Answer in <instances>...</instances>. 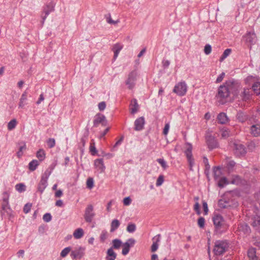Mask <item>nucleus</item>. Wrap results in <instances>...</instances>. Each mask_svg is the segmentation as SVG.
Masks as SVG:
<instances>
[{
    "label": "nucleus",
    "mask_w": 260,
    "mask_h": 260,
    "mask_svg": "<svg viewBox=\"0 0 260 260\" xmlns=\"http://www.w3.org/2000/svg\"><path fill=\"white\" fill-rule=\"evenodd\" d=\"M218 123L224 124L228 123L229 121V119L228 117L226 114L225 113H220L217 117Z\"/></svg>",
    "instance_id": "nucleus-18"
},
{
    "label": "nucleus",
    "mask_w": 260,
    "mask_h": 260,
    "mask_svg": "<svg viewBox=\"0 0 260 260\" xmlns=\"http://www.w3.org/2000/svg\"><path fill=\"white\" fill-rule=\"evenodd\" d=\"M228 248V244L226 241H217L215 243L213 251L216 255L223 254Z\"/></svg>",
    "instance_id": "nucleus-1"
},
{
    "label": "nucleus",
    "mask_w": 260,
    "mask_h": 260,
    "mask_svg": "<svg viewBox=\"0 0 260 260\" xmlns=\"http://www.w3.org/2000/svg\"><path fill=\"white\" fill-rule=\"evenodd\" d=\"M106 123V118L104 115L101 114H98L93 121V124L95 126H97L100 123L105 125Z\"/></svg>",
    "instance_id": "nucleus-15"
},
{
    "label": "nucleus",
    "mask_w": 260,
    "mask_h": 260,
    "mask_svg": "<svg viewBox=\"0 0 260 260\" xmlns=\"http://www.w3.org/2000/svg\"><path fill=\"white\" fill-rule=\"evenodd\" d=\"M198 225L201 228H203L205 226V219L203 217H200L198 220Z\"/></svg>",
    "instance_id": "nucleus-43"
},
{
    "label": "nucleus",
    "mask_w": 260,
    "mask_h": 260,
    "mask_svg": "<svg viewBox=\"0 0 260 260\" xmlns=\"http://www.w3.org/2000/svg\"><path fill=\"white\" fill-rule=\"evenodd\" d=\"M186 91L187 86L184 82H179L175 86L173 89V92L179 96L184 95Z\"/></svg>",
    "instance_id": "nucleus-2"
},
{
    "label": "nucleus",
    "mask_w": 260,
    "mask_h": 260,
    "mask_svg": "<svg viewBox=\"0 0 260 260\" xmlns=\"http://www.w3.org/2000/svg\"><path fill=\"white\" fill-rule=\"evenodd\" d=\"M62 195V191L61 190L59 189L56 191L55 193V197L56 198H60Z\"/></svg>",
    "instance_id": "nucleus-62"
},
{
    "label": "nucleus",
    "mask_w": 260,
    "mask_h": 260,
    "mask_svg": "<svg viewBox=\"0 0 260 260\" xmlns=\"http://www.w3.org/2000/svg\"><path fill=\"white\" fill-rule=\"evenodd\" d=\"M136 230V225L134 223L129 224L127 226V231L129 233L134 232Z\"/></svg>",
    "instance_id": "nucleus-44"
},
{
    "label": "nucleus",
    "mask_w": 260,
    "mask_h": 260,
    "mask_svg": "<svg viewBox=\"0 0 260 260\" xmlns=\"http://www.w3.org/2000/svg\"><path fill=\"white\" fill-rule=\"evenodd\" d=\"M55 141L54 139H49L47 141V144L49 148H52L54 146Z\"/></svg>",
    "instance_id": "nucleus-51"
},
{
    "label": "nucleus",
    "mask_w": 260,
    "mask_h": 260,
    "mask_svg": "<svg viewBox=\"0 0 260 260\" xmlns=\"http://www.w3.org/2000/svg\"><path fill=\"white\" fill-rule=\"evenodd\" d=\"M139 106L137 103L136 99H133L131 101L129 106V110L132 114H135L139 110Z\"/></svg>",
    "instance_id": "nucleus-20"
},
{
    "label": "nucleus",
    "mask_w": 260,
    "mask_h": 260,
    "mask_svg": "<svg viewBox=\"0 0 260 260\" xmlns=\"http://www.w3.org/2000/svg\"><path fill=\"white\" fill-rule=\"evenodd\" d=\"M48 176L49 175L45 173L42 177L41 180L38 187V189L41 193L43 192L47 186Z\"/></svg>",
    "instance_id": "nucleus-9"
},
{
    "label": "nucleus",
    "mask_w": 260,
    "mask_h": 260,
    "mask_svg": "<svg viewBox=\"0 0 260 260\" xmlns=\"http://www.w3.org/2000/svg\"><path fill=\"white\" fill-rule=\"evenodd\" d=\"M83 230L81 228H79L75 231L73 235L76 239H80L83 236Z\"/></svg>",
    "instance_id": "nucleus-29"
},
{
    "label": "nucleus",
    "mask_w": 260,
    "mask_h": 260,
    "mask_svg": "<svg viewBox=\"0 0 260 260\" xmlns=\"http://www.w3.org/2000/svg\"><path fill=\"white\" fill-rule=\"evenodd\" d=\"M211 46L209 44L206 45L205 46V48H204L205 53L206 54H209L211 53Z\"/></svg>",
    "instance_id": "nucleus-52"
},
{
    "label": "nucleus",
    "mask_w": 260,
    "mask_h": 260,
    "mask_svg": "<svg viewBox=\"0 0 260 260\" xmlns=\"http://www.w3.org/2000/svg\"><path fill=\"white\" fill-rule=\"evenodd\" d=\"M193 209L198 215H200L201 214V211L200 210V204L198 202H196L195 203Z\"/></svg>",
    "instance_id": "nucleus-48"
},
{
    "label": "nucleus",
    "mask_w": 260,
    "mask_h": 260,
    "mask_svg": "<svg viewBox=\"0 0 260 260\" xmlns=\"http://www.w3.org/2000/svg\"><path fill=\"white\" fill-rule=\"evenodd\" d=\"M107 256L106 257L107 260H115L116 257V253L114 251L112 248H110L107 250Z\"/></svg>",
    "instance_id": "nucleus-25"
},
{
    "label": "nucleus",
    "mask_w": 260,
    "mask_h": 260,
    "mask_svg": "<svg viewBox=\"0 0 260 260\" xmlns=\"http://www.w3.org/2000/svg\"><path fill=\"white\" fill-rule=\"evenodd\" d=\"M164 179L163 175L159 176V177H158L157 181H156V186H158L161 185L162 184V183L164 182Z\"/></svg>",
    "instance_id": "nucleus-46"
},
{
    "label": "nucleus",
    "mask_w": 260,
    "mask_h": 260,
    "mask_svg": "<svg viewBox=\"0 0 260 260\" xmlns=\"http://www.w3.org/2000/svg\"><path fill=\"white\" fill-rule=\"evenodd\" d=\"M16 189L19 192H22L25 190V185L23 184L19 183L16 185Z\"/></svg>",
    "instance_id": "nucleus-45"
},
{
    "label": "nucleus",
    "mask_w": 260,
    "mask_h": 260,
    "mask_svg": "<svg viewBox=\"0 0 260 260\" xmlns=\"http://www.w3.org/2000/svg\"><path fill=\"white\" fill-rule=\"evenodd\" d=\"M221 136L222 138L226 139L230 137V132L228 128H222L220 129Z\"/></svg>",
    "instance_id": "nucleus-31"
},
{
    "label": "nucleus",
    "mask_w": 260,
    "mask_h": 260,
    "mask_svg": "<svg viewBox=\"0 0 260 260\" xmlns=\"http://www.w3.org/2000/svg\"><path fill=\"white\" fill-rule=\"evenodd\" d=\"M85 248L83 247H79L72 251L71 256L73 259L81 258L84 254Z\"/></svg>",
    "instance_id": "nucleus-13"
},
{
    "label": "nucleus",
    "mask_w": 260,
    "mask_h": 260,
    "mask_svg": "<svg viewBox=\"0 0 260 260\" xmlns=\"http://www.w3.org/2000/svg\"><path fill=\"white\" fill-rule=\"evenodd\" d=\"M251 134L254 137L260 136V124H256L251 126Z\"/></svg>",
    "instance_id": "nucleus-22"
},
{
    "label": "nucleus",
    "mask_w": 260,
    "mask_h": 260,
    "mask_svg": "<svg viewBox=\"0 0 260 260\" xmlns=\"http://www.w3.org/2000/svg\"><path fill=\"white\" fill-rule=\"evenodd\" d=\"M87 187L91 189L93 187V180L92 178H88L86 181Z\"/></svg>",
    "instance_id": "nucleus-41"
},
{
    "label": "nucleus",
    "mask_w": 260,
    "mask_h": 260,
    "mask_svg": "<svg viewBox=\"0 0 260 260\" xmlns=\"http://www.w3.org/2000/svg\"><path fill=\"white\" fill-rule=\"evenodd\" d=\"M214 224L216 229H219L224 224V219L222 216L219 214L215 215L213 217Z\"/></svg>",
    "instance_id": "nucleus-11"
},
{
    "label": "nucleus",
    "mask_w": 260,
    "mask_h": 260,
    "mask_svg": "<svg viewBox=\"0 0 260 260\" xmlns=\"http://www.w3.org/2000/svg\"><path fill=\"white\" fill-rule=\"evenodd\" d=\"M54 5L53 3H50L44 8V12L45 13V15L42 16V23H44L47 16L49 14V13L54 11Z\"/></svg>",
    "instance_id": "nucleus-16"
},
{
    "label": "nucleus",
    "mask_w": 260,
    "mask_h": 260,
    "mask_svg": "<svg viewBox=\"0 0 260 260\" xmlns=\"http://www.w3.org/2000/svg\"><path fill=\"white\" fill-rule=\"evenodd\" d=\"M213 173L215 179H217L221 174L220 168L219 167H215L213 169Z\"/></svg>",
    "instance_id": "nucleus-37"
},
{
    "label": "nucleus",
    "mask_w": 260,
    "mask_h": 260,
    "mask_svg": "<svg viewBox=\"0 0 260 260\" xmlns=\"http://www.w3.org/2000/svg\"><path fill=\"white\" fill-rule=\"evenodd\" d=\"M145 124V119L144 117H140L137 119L135 121V129L136 131L142 130L144 127Z\"/></svg>",
    "instance_id": "nucleus-14"
},
{
    "label": "nucleus",
    "mask_w": 260,
    "mask_h": 260,
    "mask_svg": "<svg viewBox=\"0 0 260 260\" xmlns=\"http://www.w3.org/2000/svg\"><path fill=\"white\" fill-rule=\"evenodd\" d=\"M246 41L250 44H254L256 41V36L254 32H249L245 36Z\"/></svg>",
    "instance_id": "nucleus-19"
},
{
    "label": "nucleus",
    "mask_w": 260,
    "mask_h": 260,
    "mask_svg": "<svg viewBox=\"0 0 260 260\" xmlns=\"http://www.w3.org/2000/svg\"><path fill=\"white\" fill-rule=\"evenodd\" d=\"M90 150L92 153V155H94L96 153V150L94 146V143H93L92 144H90Z\"/></svg>",
    "instance_id": "nucleus-55"
},
{
    "label": "nucleus",
    "mask_w": 260,
    "mask_h": 260,
    "mask_svg": "<svg viewBox=\"0 0 260 260\" xmlns=\"http://www.w3.org/2000/svg\"><path fill=\"white\" fill-rule=\"evenodd\" d=\"M122 245L121 241L117 239H114L112 241V249H119Z\"/></svg>",
    "instance_id": "nucleus-30"
},
{
    "label": "nucleus",
    "mask_w": 260,
    "mask_h": 260,
    "mask_svg": "<svg viewBox=\"0 0 260 260\" xmlns=\"http://www.w3.org/2000/svg\"><path fill=\"white\" fill-rule=\"evenodd\" d=\"M206 140L209 149L212 150L218 147V143L214 136L207 135L206 137Z\"/></svg>",
    "instance_id": "nucleus-4"
},
{
    "label": "nucleus",
    "mask_w": 260,
    "mask_h": 260,
    "mask_svg": "<svg viewBox=\"0 0 260 260\" xmlns=\"http://www.w3.org/2000/svg\"><path fill=\"white\" fill-rule=\"evenodd\" d=\"M122 46L119 44H116L114 45L113 47V50L114 51V58L115 59L118 56L119 52L122 49Z\"/></svg>",
    "instance_id": "nucleus-27"
},
{
    "label": "nucleus",
    "mask_w": 260,
    "mask_h": 260,
    "mask_svg": "<svg viewBox=\"0 0 260 260\" xmlns=\"http://www.w3.org/2000/svg\"><path fill=\"white\" fill-rule=\"evenodd\" d=\"M252 225L254 227H257L260 225V216H257L252 222Z\"/></svg>",
    "instance_id": "nucleus-49"
},
{
    "label": "nucleus",
    "mask_w": 260,
    "mask_h": 260,
    "mask_svg": "<svg viewBox=\"0 0 260 260\" xmlns=\"http://www.w3.org/2000/svg\"><path fill=\"white\" fill-rule=\"evenodd\" d=\"M234 150L236 155L239 156L244 155L246 152L244 145L241 144L234 143Z\"/></svg>",
    "instance_id": "nucleus-7"
},
{
    "label": "nucleus",
    "mask_w": 260,
    "mask_h": 260,
    "mask_svg": "<svg viewBox=\"0 0 260 260\" xmlns=\"http://www.w3.org/2000/svg\"><path fill=\"white\" fill-rule=\"evenodd\" d=\"M120 225V222L117 219H114L111 224L110 232H113L117 229Z\"/></svg>",
    "instance_id": "nucleus-28"
},
{
    "label": "nucleus",
    "mask_w": 260,
    "mask_h": 260,
    "mask_svg": "<svg viewBox=\"0 0 260 260\" xmlns=\"http://www.w3.org/2000/svg\"><path fill=\"white\" fill-rule=\"evenodd\" d=\"M231 52V49H226L224 50L222 56L220 58V60L221 61H222L224 58H225Z\"/></svg>",
    "instance_id": "nucleus-42"
},
{
    "label": "nucleus",
    "mask_w": 260,
    "mask_h": 260,
    "mask_svg": "<svg viewBox=\"0 0 260 260\" xmlns=\"http://www.w3.org/2000/svg\"><path fill=\"white\" fill-rule=\"evenodd\" d=\"M169 127H170L169 124V123H166L165 124V127H164V130H163V134H164V135H167L168 134V131H169Z\"/></svg>",
    "instance_id": "nucleus-59"
},
{
    "label": "nucleus",
    "mask_w": 260,
    "mask_h": 260,
    "mask_svg": "<svg viewBox=\"0 0 260 260\" xmlns=\"http://www.w3.org/2000/svg\"><path fill=\"white\" fill-rule=\"evenodd\" d=\"M230 92L224 85H220L218 89V96L221 99H226L229 96Z\"/></svg>",
    "instance_id": "nucleus-10"
},
{
    "label": "nucleus",
    "mask_w": 260,
    "mask_h": 260,
    "mask_svg": "<svg viewBox=\"0 0 260 260\" xmlns=\"http://www.w3.org/2000/svg\"><path fill=\"white\" fill-rule=\"evenodd\" d=\"M252 89L253 91L256 94H260V82H256L252 85Z\"/></svg>",
    "instance_id": "nucleus-35"
},
{
    "label": "nucleus",
    "mask_w": 260,
    "mask_h": 260,
    "mask_svg": "<svg viewBox=\"0 0 260 260\" xmlns=\"http://www.w3.org/2000/svg\"><path fill=\"white\" fill-rule=\"evenodd\" d=\"M17 123V120L16 119H13L11 120L8 124V129L9 131H11L14 129Z\"/></svg>",
    "instance_id": "nucleus-34"
},
{
    "label": "nucleus",
    "mask_w": 260,
    "mask_h": 260,
    "mask_svg": "<svg viewBox=\"0 0 260 260\" xmlns=\"http://www.w3.org/2000/svg\"><path fill=\"white\" fill-rule=\"evenodd\" d=\"M224 85L225 87H228V90H229L230 93H233L234 94L237 93V90L239 87V84L238 82L233 80H229Z\"/></svg>",
    "instance_id": "nucleus-3"
},
{
    "label": "nucleus",
    "mask_w": 260,
    "mask_h": 260,
    "mask_svg": "<svg viewBox=\"0 0 260 260\" xmlns=\"http://www.w3.org/2000/svg\"><path fill=\"white\" fill-rule=\"evenodd\" d=\"M26 100V92H24L20 100L19 107L22 108L24 107V102Z\"/></svg>",
    "instance_id": "nucleus-38"
},
{
    "label": "nucleus",
    "mask_w": 260,
    "mask_h": 260,
    "mask_svg": "<svg viewBox=\"0 0 260 260\" xmlns=\"http://www.w3.org/2000/svg\"><path fill=\"white\" fill-rule=\"evenodd\" d=\"M240 182V178L239 176H236L235 178L233 179L231 181V183L233 184H238Z\"/></svg>",
    "instance_id": "nucleus-63"
},
{
    "label": "nucleus",
    "mask_w": 260,
    "mask_h": 260,
    "mask_svg": "<svg viewBox=\"0 0 260 260\" xmlns=\"http://www.w3.org/2000/svg\"><path fill=\"white\" fill-rule=\"evenodd\" d=\"M188 164H189V170L190 171H193L192 167L194 165V159L193 158L188 159L187 160Z\"/></svg>",
    "instance_id": "nucleus-56"
},
{
    "label": "nucleus",
    "mask_w": 260,
    "mask_h": 260,
    "mask_svg": "<svg viewBox=\"0 0 260 260\" xmlns=\"http://www.w3.org/2000/svg\"><path fill=\"white\" fill-rule=\"evenodd\" d=\"M229 184V182L225 177H222L218 181V185L219 187L222 188L224 185Z\"/></svg>",
    "instance_id": "nucleus-36"
},
{
    "label": "nucleus",
    "mask_w": 260,
    "mask_h": 260,
    "mask_svg": "<svg viewBox=\"0 0 260 260\" xmlns=\"http://www.w3.org/2000/svg\"><path fill=\"white\" fill-rule=\"evenodd\" d=\"M224 75H225V74L224 73L222 72L220 75L216 79V82L217 83H219L220 82L222 81V80H223L224 77Z\"/></svg>",
    "instance_id": "nucleus-60"
},
{
    "label": "nucleus",
    "mask_w": 260,
    "mask_h": 260,
    "mask_svg": "<svg viewBox=\"0 0 260 260\" xmlns=\"http://www.w3.org/2000/svg\"><path fill=\"white\" fill-rule=\"evenodd\" d=\"M51 215L50 213H46L43 215V219L46 222H49L51 220Z\"/></svg>",
    "instance_id": "nucleus-50"
},
{
    "label": "nucleus",
    "mask_w": 260,
    "mask_h": 260,
    "mask_svg": "<svg viewBox=\"0 0 260 260\" xmlns=\"http://www.w3.org/2000/svg\"><path fill=\"white\" fill-rule=\"evenodd\" d=\"M203 207L205 212V214H207L208 212V205L206 202L203 203Z\"/></svg>",
    "instance_id": "nucleus-61"
},
{
    "label": "nucleus",
    "mask_w": 260,
    "mask_h": 260,
    "mask_svg": "<svg viewBox=\"0 0 260 260\" xmlns=\"http://www.w3.org/2000/svg\"><path fill=\"white\" fill-rule=\"evenodd\" d=\"M93 208L91 205H89L86 208L85 214L84 218L86 222L90 223L92 220V218L94 216V214L93 212Z\"/></svg>",
    "instance_id": "nucleus-5"
},
{
    "label": "nucleus",
    "mask_w": 260,
    "mask_h": 260,
    "mask_svg": "<svg viewBox=\"0 0 260 260\" xmlns=\"http://www.w3.org/2000/svg\"><path fill=\"white\" fill-rule=\"evenodd\" d=\"M137 73L136 71H132L128 75V79L126 81V84L129 89H132L135 86V81L136 80Z\"/></svg>",
    "instance_id": "nucleus-6"
},
{
    "label": "nucleus",
    "mask_w": 260,
    "mask_h": 260,
    "mask_svg": "<svg viewBox=\"0 0 260 260\" xmlns=\"http://www.w3.org/2000/svg\"><path fill=\"white\" fill-rule=\"evenodd\" d=\"M135 241L133 239H128L125 243L122 244L123 248L122 250V253L123 255H126L130 249V247L133 246L135 244Z\"/></svg>",
    "instance_id": "nucleus-8"
},
{
    "label": "nucleus",
    "mask_w": 260,
    "mask_h": 260,
    "mask_svg": "<svg viewBox=\"0 0 260 260\" xmlns=\"http://www.w3.org/2000/svg\"><path fill=\"white\" fill-rule=\"evenodd\" d=\"M55 205L58 207H61L63 205V202L61 200H57L55 203Z\"/></svg>",
    "instance_id": "nucleus-64"
},
{
    "label": "nucleus",
    "mask_w": 260,
    "mask_h": 260,
    "mask_svg": "<svg viewBox=\"0 0 260 260\" xmlns=\"http://www.w3.org/2000/svg\"><path fill=\"white\" fill-rule=\"evenodd\" d=\"M235 165H236V163L233 160H230L228 161L227 165H226V168H228L229 172H231L233 170Z\"/></svg>",
    "instance_id": "nucleus-40"
},
{
    "label": "nucleus",
    "mask_w": 260,
    "mask_h": 260,
    "mask_svg": "<svg viewBox=\"0 0 260 260\" xmlns=\"http://www.w3.org/2000/svg\"><path fill=\"white\" fill-rule=\"evenodd\" d=\"M132 202L131 198L128 197L125 198L123 200V204L125 206L129 205Z\"/></svg>",
    "instance_id": "nucleus-57"
},
{
    "label": "nucleus",
    "mask_w": 260,
    "mask_h": 260,
    "mask_svg": "<svg viewBox=\"0 0 260 260\" xmlns=\"http://www.w3.org/2000/svg\"><path fill=\"white\" fill-rule=\"evenodd\" d=\"M251 95V91L249 89H244L241 93L240 96L243 101H247L250 99Z\"/></svg>",
    "instance_id": "nucleus-17"
},
{
    "label": "nucleus",
    "mask_w": 260,
    "mask_h": 260,
    "mask_svg": "<svg viewBox=\"0 0 260 260\" xmlns=\"http://www.w3.org/2000/svg\"><path fill=\"white\" fill-rule=\"evenodd\" d=\"M94 166L95 168L101 172H103L105 169L103 158L95 159L94 161Z\"/></svg>",
    "instance_id": "nucleus-21"
},
{
    "label": "nucleus",
    "mask_w": 260,
    "mask_h": 260,
    "mask_svg": "<svg viewBox=\"0 0 260 260\" xmlns=\"http://www.w3.org/2000/svg\"><path fill=\"white\" fill-rule=\"evenodd\" d=\"M25 148H26V146H25V144H24L23 146H22L20 147L19 150L17 152V155L18 157H20L21 156H22V155L23 154L22 150H23V149H25Z\"/></svg>",
    "instance_id": "nucleus-58"
},
{
    "label": "nucleus",
    "mask_w": 260,
    "mask_h": 260,
    "mask_svg": "<svg viewBox=\"0 0 260 260\" xmlns=\"http://www.w3.org/2000/svg\"><path fill=\"white\" fill-rule=\"evenodd\" d=\"M157 161L161 165L164 169L167 168V165L166 161L163 159L159 158L157 159Z\"/></svg>",
    "instance_id": "nucleus-53"
},
{
    "label": "nucleus",
    "mask_w": 260,
    "mask_h": 260,
    "mask_svg": "<svg viewBox=\"0 0 260 260\" xmlns=\"http://www.w3.org/2000/svg\"><path fill=\"white\" fill-rule=\"evenodd\" d=\"M106 103L105 102H102L98 105L99 109L100 111H103L106 108Z\"/></svg>",
    "instance_id": "nucleus-54"
},
{
    "label": "nucleus",
    "mask_w": 260,
    "mask_h": 260,
    "mask_svg": "<svg viewBox=\"0 0 260 260\" xmlns=\"http://www.w3.org/2000/svg\"><path fill=\"white\" fill-rule=\"evenodd\" d=\"M238 231L240 233H242L244 234H248L250 232L249 226L246 223H242L239 225Z\"/></svg>",
    "instance_id": "nucleus-23"
},
{
    "label": "nucleus",
    "mask_w": 260,
    "mask_h": 260,
    "mask_svg": "<svg viewBox=\"0 0 260 260\" xmlns=\"http://www.w3.org/2000/svg\"><path fill=\"white\" fill-rule=\"evenodd\" d=\"M37 157L40 160H43L45 158V153L44 150L40 149L37 153Z\"/></svg>",
    "instance_id": "nucleus-32"
},
{
    "label": "nucleus",
    "mask_w": 260,
    "mask_h": 260,
    "mask_svg": "<svg viewBox=\"0 0 260 260\" xmlns=\"http://www.w3.org/2000/svg\"><path fill=\"white\" fill-rule=\"evenodd\" d=\"M39 165V162L37 160H33L29 164V169L33 171L36 169L37 167Z\"/></svg>",
    "instance_id": "nucleus-33"
},
{
    "label": "nucleus",
    "mask_w": 260,
    "mask_h": 260,
    "mask_svg": "<svg viewBox=\"0 0 260 260\" xmlns=\"http://www.w3.org/2000/svg\"><path fill=\"white\" fill-rule=\"evenodd\" d=\"M71 250V249L70 247L65 248L61 251L60 256L62 257H66L70 252Z\"/></svg>",
    "instance_id": "nucleus-39"
},
{
    "label": "nucleus",
    "mask_w": 260,
    "mask_h": 260,
    "mask_svg": "<svg viewBox=\"0 0 260 260\" xmlns=\"http://www.w3.org/2000/svg\"><path fill=\"white\" fill-rule=\"evenodd\" d=\"M4 197L3 198V203L2 204V210L1 213L2 214H5V212L9 214L10 211V208L8 206V195L7 192H5Z\"/></svg>",
    "instance_id": "nucleus-12"
},
{
    "label": "nucleus",
    "mask_w": 260,
    "mask_h": 260,
    "mask_svg": "<svg viewBox=\"0 0 260 260\" xmlns=\"http://www.w3.org/2000/svg\"><path fill=\"white\" fill-rule=\"evenodd\" d=\"M186 150L185 151V153L186 155V156L187 157V160L192 158V147L191 144H190L189 143H186Z\"/></svg>",
    "instance_id": "nucleus-24"
},
{
    "label": "nucleus",
    "mask_w": 260,
    "mask_h": 260,
    "mask_svg": "<svg viewBox=\"0 0 260 260\" xmlns=\"http://www.w3.org/2000/svg\"><path fill=\"white\" fill-rule=\"evenodd\" d=\"M159 238H160V235H157V236H156L155 237H154L153 238V240L154 241L155 240V241L153 242V243L151 246V250L152 252H154L157 249V248H158L157 243L158 242H159Z\"/></svg>",
    "instance_id": "nucleus-26"
},
{
    "label": "nucleus",
    "mask_w": 260,
    "mask_h": 260,
    "mask_svg": "<svg viewBox=\"0 0 260 260\" xmlns=\"http://www.w3.org/2000/svg\"><path fill=\"white\" fill-rule=\"evenodd\" d=\"M31 207H32L31 204H30V203L26 204L23 208V211L25 213H28L29 212V211L30 210Z\"/></svg>",
    "instance_id": "nucleus-47"
}]
</instances>
